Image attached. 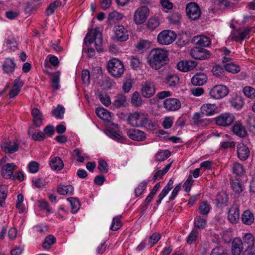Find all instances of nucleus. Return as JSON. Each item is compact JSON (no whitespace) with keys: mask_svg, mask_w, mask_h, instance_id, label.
<instances>
[{"mask_svg":"<svg viewBox=\"0 0 255 255\" xmlns=\"http://www.w3.org/2000/svg\"><path fill=\"white\" fill-rule=\"evenodd\" d=\"M95 41V46L97 51L100 52L103 51L102 47V33L100 31V28L97 27L92 29L86 34L84 38V43L85 46L89 47ZM83 51H85L88 53L89 57H93L95 55V50L92 48H88L87 49L85 47L83 48Z\"/></svg>","mask_w":255,"mask_h":255,"instance_id":"1","label":"nucleus"},{"mask_svg":"<svg viewBox=\"0 0 255 255\" xmlns=\"http://www.w3.org/2000/svg\"><path fill=\"white\" fill-rule=\"evenodd\" d=\"M147 60L152 69H159L169 61L168 52L164 49H153L150 52Z\"/></svg>","mask_w":255,"mask_h":255,"instance_id":"2","label":"nucleus"},{"mask_svg":"<svg viewBox=\"0 0 255 255\" xmlns=\"http://www.w3.org/2000/svg\"><path fill=\"white\" fill-rule=\"evenodd\" d=\"M150 121L147 114L140 112L130 114L128 119V122L129 125L136 127H146L149 124Z\"/></svg>","mask_w":255,"mask_h":255,"instance_id":"3","label":"nucleus"},{"mask_svg":"<svg viewBox=\"0 0 255 255\" xmlns=\"http://www.w3.org/2000/svg\"><path fill=\"white\" fill-rule=\"evenodd\" d=\"M175 32L170 30H164L157 36L158 43L162 45H167L172 43L176 38Z\"/></svg>","mask_w":255,"mask_h":255,"instance_id":"4","label":"nucleus"},{"mask_svg":"<svg viewBox=\"0 0 255 255\" xmlns=\"http://www.w3.org/2000/svg\"><path fill=\"white\" fill-rule=\"evenodd\" d=\"M148 14L149 8L146 6H140L134 12L133 20L135 24H141L146 21Z\"/></svg>","mask_w":255,"mask_h":255,"instance_id":"5","label":"nucleus"},{"mask_svg":"<svg viewBox=\"0 0 255 255\" xmlns=\"http://www.w3.org/2000/svg\"><path fill=\"white\" fill-rule=\"evenodd\" d=\"M187 16L191 20L198 19L201 15V10L198 4L195 2H189L186 7Z\"/></svg>","mask_w":255,"mask_h":255,"instance_id":"6","label":"nucleus"},{"mask_svg":"<svg viewBox=\"0 0 255 255\" xmlns=\"http://www.w3.org/2000/svg\"><path fill=\"white\" fill-rule=\"evenodd\" d=\"M210 96L215 99H220L225 97L228 94V88L222 85L214 86L209 92Z\"/></svg>","mask_w":255,"mask_h":255,"instance_id":"7","label":"nucleus"},{"mask_svg":"<svg viewBox=\"0 0 255 255\" xmlns=\"http://www.w3.org/2000/svg\"><path fill=\"white\" fill-rule=\"evenodd\" d=\"M235 120L234 115L229 113L222 114L215 119L216 124L219 126L223 127L230 126Z\"/></svg>","mask_w":255,"mask_h":255,"instance_id":"8","label":"nucleus"},{"mask_svg":"<svg viewBox=\"0 0 255 255\" xmlns=\"http://www.w3.org/2000/svg\"><path fill=\"white\" fill-rule=\"evenodd\" d=\"M141 86V92L143 97L150 98L155 94V88L153 82L146 81L143 82Z\"/></svg>","mask_w":255,"mask_h":255,"instance_id":"9","label":"nucleus"},{"mask_svg":"<svg viewBox=\"0 0 255 255\" xmlns=\"http://www.w3.org/2000/svg\"><path fill=\"white\" fill-rule=\"evenodd\" d=\"M125 67L119 59L113 57V77L119 78L124 74Z\"/></svg>","mask_w":255,"mask_h":255,"instance_id":"10","label":"nucleus"},{"mask_svg":"<svg viewBox=\"0 0 255 255\" xmlns=\"http://www.w3.org/2000/svg\"><path fill=\"white\" fill-rule=\"evenodd\" d=\"M191 56L195 59L203 60L209 57V52L203 48L194 47L190 52Z\"/></svg>","mask_w":255,"mask_h":255,"instance_id":"11","label":"nucleus"},{"mask_svg":"<svg viewBox=\"0 0 255 255\" xmlns=\"http://www.w3.org/2000/svg\"><path fill=\"white\" fill-rule=\"evenodd\" d=\"M252 27L240 28L237 31L232 33V38L236 41H243L249 35Z\"/></svg>","mask_w":255,"mask_h":255,"instance_id":"12","label":"nucleus"},{"mask_svg":"<svg viewBox=\"0 0 255 255\" xmlns=\"http://www.w3.org/2000/svg\"><path fill=\"white\" fill-rule=\"evenodd\" d=\"M115 38L118 41H125L128 39V31L123 25H117L114 28Z\"/></svg>","mask_w":255,"mask_h":255,"instance_id":"13","label":"nucleus"},{"mask_svg":"<svg viewBox=\"0 0 255 255\" xmlns=\"http://www.w3.org/2000/svg\"><path fill=\"white\" fill-rule=\"evenodd\" d=\"M164 108L169 111H173L179 109L181 103L179 100L175 98H169L164 101Z\"/></svg>","mask_w":255,"mask_h":255,"instance_id":"14","label":"nucleus"},{"mask_svg":"<svg viewBox=\"0 0 255 255\" xmlns=\"http://www.w3.org/2000/svg\"><path fill=\"white\" fill-rule=\"evenodd\" d=\"M237 154L238 158L242 161L246 160L250 154L249 147L243 143H240L237 145Z\"/></svg>","mask_w":255,"mask_h":255,"instance_id":"15","label":"nucleus"},{"mask_svg":"<svg viewBox=\"0 0 255 255\" xmlns=\"http://www.w3.org/2000/svg\"><path fill=\"white\" fill-rule=\"evenodd\" d=\"M16 165L14 163H6L1 168V175L5 179H10L13 176V171L15 169Z\"/></svg>","mask_w":255,"mask_h":255,"instance_id":"16","label":"nucleus"},{"mask_svg":"<svg viewBox=\"0 0 255 255\" xmlns=\"http://www.w3.org/2000/svg\"><path fill=\"white\" fill-rule=\"evenodd\" d=\"M197 66L194 61H181L177 64V69L182 72H187L193 70Z\"/></svg>","mask_w":255,"mask_h":255,"instance_id":"17","label":"nucleus"},{"mask_svg":"<svg viewBox=\"0 0 255 255\" xmlns=\"http://www.w3.org/2000/svg\"><path fill=\"white\" fill-rule=\"evenodd\" d=\"M127 133L133 140L142 141L145 138V133L139 129L131 128L127 130Z\"/></svg>","mask_w":255,"mask_h":255,"instance_id":"18","label":"nucleus"},{"mask_svg":"<svg viewBox=\"0 0 255 255\" xmlns=\"http://www.w3.org/2000/svg\"><path fill=\"white\" fill-rule=\"evenodd\" d=\"M19 143L17 141H9L3 143L1 145L2 150L6 153L12 154L17 151L19 148Z\"/></svg>","mask_w":255,"mask_h":255,"instance_id":"19","label":"nucleus"},{"mask_svg":"<svg viewBox=\"0 0 255 255\" xmlns=\"http://www.w3.org/2000/svg\"><path fill=\"white\" fill-rule=\"evenodd\" d=\"M126 139V136L121 131L120 127L113 123V139L123 143Z\"/></svg>","mask_w":255,"mask_h":255,"instance_id":"20","label":"nucleus"},{"mask_svg":"<svg viewBox=\"0 0 255 255\" xmlns=\"http://www.w3.org/2000/svg\"><path fill=\"white\" fill-rule=\"evenodd\" d=\"M240 212L236 205H233L228 210V218L230 223L235 224L239 220Z\"/></svg>","mask_w":255,"mask_h":255,"instance_id":"21","label":"nucleus"},{"mask_svg":"<svg viewBox=\"0 0 255 255\" xmlns=\"http://www.w3.org/2000/svg\"><path fill=\"white\" fill-rule=\"evenodd\" d=\"M96 112L97 116L104 121L105 124L110 125L111 115L107 109L99 107L96 109Z\"/></svg>","mask_w":255,"mask_h":255,"instance_id":"22","label":"nucleus"},{"mask_svg":"<svg viewBox=\"0 0 255 255\" xmlns=\"http://www.w3.org/2000/svg\"><path fill=\"white\" fill-rule=\"evenodd\" d=\"M96 112L97 116L104 121L105 124L110 125L111 115L107 109L99 107L96 109Z\"/></svg>","mask_w":255,"mask_h":255,"instance_id":"23","label":"nucleus"},{"mask_svg":"<svg viewBox=\"0 0 255 255\" xmlns=\"http://www.w3.org/2000/svg\"><path fill=\"white\" fill-rule=\"evenodd\" d=\"M216 109L215 104H205L201 107V113L203 116H211L215 114Z\"/></svg>","mask_w":255,"mask_h":255,"instance_id":"24","label":"nucleus"},{"mask_svg":"<svg viewBox=\"0 0 255 255\" xmlns=\"http://www.w3.org/2000/svg\"><path fill=\"white\" fill-rule=\"evenodd\" d=\"M232 131L235 134L241 137H244L247 135V131L240 121L237 122L232 127Z\"/></svg>","mask_w":255,"mask_h":255,"instance_id":"25","label":"nucleus"},{"mask_svg":"<svg viewBox=\"0 0 255 255\" xmlns=\"http://www.w3.org/2000/svg\"><path fill=\"white\" fill-rule=\"evenodd\" d=\"M207 81V77L206 74L202 73L196 74L191 79V83L195 86H201Z\"/></svg>","mask_w":255,"mask_h":255,"instance_id":"26","label":"nucleus"},{"mask_svg":"<svg viewBox=\"0 0 255 255\" xmlns=\"http://www.w3.org/2000/svg\"><path fill=\"white\" fill-rule=\"evenodd\" d=\"M16 64L14 61L10 58H6L2 64L3 71L7 74H11L14 72Z\"/></svg>","mask_w":255,"mask_h":255,"instance_id":"27","label":"nucleus"},{"mask_svg":"<svg viewBox=\"0 0 255 255\" xmlns=\"http://www.w3.org/2000/svg\"><path fill=\"white\" fill-rule=\"evenodd\" d=\"M240 242L242 243V247H254L255 246V238L251 233H246L240 239Z\"/></svg>","mask_w":255,"mask_h":255,"instance_id":"28","label":"nucleus"},{"mask_svg":"<svg viewBox=\"0 0 255 255\" xmlns=\"http://www.w3.org/2000/svg\"><path fill=\"white\" fill-rule=\"evenodd\" d=\"M244 250V247H242V243L240 242V239L239 238H235L232 244V253L234 255H240Z\"/></svg>","mask_w":255,"mask_h":255,"instance_id":"29","label":"nucleus"},{"mask_svg":"<svg viewBox=\"0 0 255 255\" xmlns=\"http://www.w3.org/2000/svg\"><path fill=\"white\" fill-rule=\"evenodd\" d=\"M49 165L52 170L56 171H60L64 167L62 159L58 156L52 158L50 161Z\"/></svg>","mask_w":255,"mask_h":255,"instance_id":"30","label":"nucleus"},{"mask_svg":"<svg viewBox=\"0 0 255 255\" xmlns=\"http://www.w3.org/2000/svg\"><path fill=\"white\" fill-rule=\"evenodd\" d=\"M57 190L60 195H69L73 194L74 187L71 185H64L60 184L57 186Z\"/></svg>","mask_w":255,"mask_h":255,"instance_id":"31","label":"nucleus"},{"mask_svg":"<svg viewBox=\"0 0 255 255\" xmlns=\"http://www.w3.org/2000/svg\"><path fill=\"white\" fill-rule=\"evenodd\" d=\"M31 114L33 118V122L37 127L41 126L42 123V116L39 110L37 108H34L31 111Z\"/></svg>","mask_w":255,"mask_h":255,"instance_id":"32","label":"nucleus"},{"mask_svg":"<svg viewBox=\"0 0 255 255\" xmlns=\"http://www.w3.org/2000/svg\"><path fill=\"white\" fill-rule=\"evenodd\" d=\"M194 41L197 45L202 47L208 46L211 43L210 38L205 35H198L195 36Z\"/></svg>","mask_w":255,"mask_h":255,"instance_id":"33","label":"nucleus"},{"mask_svg":"<svg viewBox=\"0 0 255 255\" xmlns=\"http://www.w3.org/2000/svg\"><path fill=\"white\" fill-rule=\"evenodd\" d=\"M216 201L219 207L226 206L229 202L228 195L225 192H221L217 194Z\"/></svg>","mask_w":255,"mask_h":255,"instance_id":"34","label":"nucleus"},{"mask_svg":"<svg viewBox=\"0 0 255 255\" xmlns=\"http://www.w3.org/2000/svg\"><path fill=\"white\" fill-rule=\"evenodd\" d=\"M242 220L244 224L250 225L254 221V214L250 210H246L242 215Z\"/></svg>","mask_w":255,"mask_h":255,"instance_id":"35","label":"nucleus"},{"mask_svg":"<svg viewBox=\"0 0 255 255\" xmlns=\"http://www.w3.org/2000/svg\"><path fill=\"white\" fill-rule=\"evenodd\" d=\"M8 193L7 187L4 185L0 186V206L1 207H4L5 205V199Z\"/></svg>","mask_w":255,"mask_h":255,"instance_id":"36","label":"nucleus"},{"mask_svg":"<svg viewBox=\"0 0 255 255\" xmlns=\"http://www.w3.org/2000/svg\"><path fill=\"white\" fill-rule=\"evenodd\" d=\"M171 164L172 162H170L168 164L163 170H158L156 171L153 175L152 181L153 182H155L158 178L161 179L162 176H164L169 170Z\"/></svg>","mask_w":255,"mask_h":255,"instance_id":"37","label":"nucleus"},{"mask_svg":"<svg viewBox=\"0 0 255 255\" xmlns=\"http://www.w3.org/2000/svg\"><path fill=\"white\" fill-rule=\"evenodd\" d=\"M61 5V2L59 0H56L50 3L45 11L47 15H50L53 14L55 10Z\"/></svg>","mask_w":255,"mask_h":255,"instance_id":"38","label":"nucleus"},{"mask_svg":"<svg viewBox=\"0 0 255 255\" xmlns=\"http://www.w3.org/2000/svg\"><path fill=\"white\" fill-rule=\"evenodd\" d=\"M165 81L169 86L175 87L179 83V78L176 75L169 74L166 75Z\"/></svg>","mask_w":255,"mask_h":255,"instance_id":"39","label":"nucleus"},{"mask_svg":"<svg viewBox=\"0 0 255 255\" xmlns=\"http://www.w3.org/2000/svg\"><path fill=\"white\" fill-rule=\"evenodd\" d=\"M67 201L70 204L72 213H76L79 210L80 203L78 199L76 198L70 197L67 198Z\"/></svg>","mask_w":255,"mask_h":255,"instance_id":"40","label":"nucleus"},{"mask_svg":"<svg viewBox=\"0 0 255 255\" xmlns=\"http://www.w3.org/2000/svg\"><path fill=\"white\" fill-rule=\"evenodd\" d=\"M32 128H33L32 127L30 128L27 132L28 134L31 136V138L33 140L40 141L43 140L45 139V136L43 132L39 131L37 132L32 133L31 131V129Z\"/></svg>","mask_w":255,"mask_h":255,"instance_id":"41","label":"nucleus"},{"mask_svg":"<svg viewBox=\"0 0 255 255\" xmlns=\"http://www.w3.org/2000/svg\"><path fill=\"white\" fill-rule=\"evenodd\" d=\"M232 168L233 173L238 176H242L245 172L243 166L239 162L233 164Z\"/></svg>","mask_w":255,"mask_h":255,"instance_id":"42","label":"nucleus"},{"mask_svg":"<svg viewBox=\"0 0 255 255\" xmlns=\"http://www.w3.org/2000/svg\"><path fill=\"white\" fill-rule=\"evenodd\" d=\"M159 24V20L158 18L151 17L148 20L146 25L148 29L153 31L157 28Z\"/></svg>","mask_w":255,"mask_h":255,"instance_id":"43","label":"nucleus"},{"mask_svg":"<svg viewBox=\"0 0 255 255\" xmlns=\"http://www.w3.org/2000/svg\"><path fill=\"white\" fill-rule=\"evenodd\" d=\"M60 76V72L59 71H57L53 74L51 78V83L52 87L54 90H57L59 88Z\"/></svg>","mask_w":255,"mask_h":255,"instance_id":"44","label":"nucleus"},{"mask_svg":"<svg viewBox=\"0 0 255 255\" xmlns=\"http://www.w3.org/2000/svg\"><path fill=\"white\" fill-rule=\"evenodd\" d=\"M224 67L225 70L233 74L237 73L241 70L239 65L233 63L226 64L224 65Z\"/></svg>","mask_w":255,"mask_h":255,"instance_id":"45","label":"nucleus"},{"mask_svg":"<svg viewBox=\"0 0 255 255\" xmlns=\"http://www.w3.org/2000/svg\"><path fill=\"white\" fill-rule=\"evenodd\" d=\"M131 102L132 104L135 107H141L142 105V100L139 93L135 91L134 92L131 97Z\"/></svg>","mask_w":255,"mask_h":255,"instance_id":"46","label":"nucleus"},{"mask_svg":"<svg viewBox=\"0 0 255 255\" xmlns=\"http://www.w3.org/2000/svg\"><path fill=\"white\" fill-rule=\"evenodd\" d=\"M170 155L171 153L169 150H161L158 151L156 154L155 160L156 161L161 162L166 160Z\"/></svg>","mask_w":255,"mask_h":255,"instance_id":"47","label":"nucleus"},{"mask_svg":"<svg viewBox=\"0 0 255 255\" xmlns=\"http://www.w3.org/2000/svg\"><path fill=\"white\" fill-rule=\"evenodd\" d=\"M64 112V108L60 105H58L57 107L53 109L51 112L52 115L53 116L60 119H63Z\"/></svg>","mask_w":255,"mask_h":255,"instance_id":"48","label":"nucleus"},{"mask_svg":"<svg viewBox=\"0 0 255 255\" xmlns=\"http://www.w3.org/2000/svg\"><path fill=\"white\" fill-rule=\"evenodd\" d=\"M210 255H228V250L221 246H218L212 250Z\"/></svg>","mask_w":255,"mask_h":255,"instance_id":"49","label":"nucleus"},{"mask_svg":"<svg viewBox=\"0 0 255 255\" xmlns=\"http://www.w3.org/2000/svg\"><path fill=\"white\" fill-rule=\"evenodd\" d=\"M150 45V42L146 40H140L136 44V48L138 51L145 50L148 49Z\"/></svg>","mask_w":255,"mask_h":255,"instance_id":"50","label":"nucleus"},{"mask_svg":"<svg viewBox=\"0 0 255 255\" xmlns=\"http://www.w3.org/2000/svg\"><path fill=\"white\" fill-rule=\"evenodd\" d=\"M225 70L224 66L217 65L213 68L212 72L214 76L222 78L224 75Z\"/></svg>","mask_w":255,"mask_h":255,"instance_id":"51","label":"nucleus"},{"mask_svg":"<svg viewBox=\"0 0 255 255\" xmlns=\"http://www.w3.org/2000/svg\"><path fill=\"white\" fill-rule=\"evenodd\" d=\"M210 209V206L207 201L201 203L199 207V213L202 215H207Z\"/></svg>","mask_w":255,"mask_h":255,"instance_id":"52","label":"nucleus"},{"mask_svg":"<svg viewBox=\"0 0 255 255\" xmlns=\"http://www.w3.org/2000/svg\"><path fill=\"white\" fill-rule=\"evenodd\" d=\"M243 92L248 98L255 99V89L251 86H246L243 89Z\"/></svg>","mask_w":255,"mask_h":255,"instance_id":"53","label":"nucleus"},{"mask_svg":"<svg viewBox=\"0 0 255 255\" xmlns=\"http://www.w3.org/2000/svg\"><path fill=\"white\" fill-rule=\"evenodd\" d=\"M55 242L56 238L52 235H49L45 238L42 246L45 249H49Z\"/></svg>","mask_w":255,"mask_h":255,"instance_id":"54","label":"nucleus"},{"mask_svg":"<svg viewBox=\"0 0 255 255\" xmlns=\"http://www.w3.org/2000/svg\"><path fill=\"white\" fill-rule=\"evenodd\" d=\"M122 217V215H119L113 218V231H117L122 227V223L121 220Z\"/></svg>","mask_w":255,"mask_h":255,"instance_id":"55","label":"nucleus"},{"mask_svg":"<svg viewBox=\"0 0 255 255\" xmlns=\"http://www.w3.org/2000/svg\"><path fill=\"white\" fill-rule=\"evenodd\" d=\"M147 181H142L138 186L134 190V194L136 197L141 195L145 190L147 184Z\"/></svg>","mask_w":255,"mask_h":255,"instance_id":"56","label":"nucleus"},{"mask_svg":"<svg viewBox=\"0 0 255 255\" xmlns=\"http://www.w3.org/2000/svg\"><path fill=\"white\" fill-rule=\"evenodd\" d=\"M173 183V180L170 179L159 195L164 198L172 188Z\"/></svg>","mask_w":255,"mask_h":255,"instance_id":"57","label":"nucleus"},{"mask_svg":"<svg viewBox=\"0 0 255 255\" xmlns=\"http://www.w3.org/2000/svg\"><path fill=\"white\" fill-rule=\"evenodd\" d=\"M160 239V236L159 234H158L156 233H153L148 238V243L147 244V245L148 246H149V248H151L154 244L157 243Z\"/></svg>","mask_w":255,"mask_h":255,"instance_id":"58","label":"nucleus"},{"mask_svg":"<svg viewBox=\"0 0 255 255\" xmlns=\"http://www.w3.org/2000/svg\"><path fill=\"white\" fill-rule=\"evenodd\" d=\"M126 102V97L122 94H119L117 96V99L115 101L114 106L116 108H119L122 106H124Z\"/></svg>","mask_w":255,"mask_h":255,"instance_id":"59","label":"nucleus"},{"mask_svg":"<svg viewBox=\"0 0 255 255\" xmlns=\"http://www.w3.org/2000/svg\"><path fill=\"white\" fill-rule=\"evenodd\" d=\"M232 187L233 190L236 193L240 194L243 191L241 184L238 179H236L234 181H233L232 183Z\"/></svg>","mask_w":255,"mask_h":255,"instance_id":"60","label":"nucleus"},{"mask_svg":"<svg viewBox=\"0 0 255 255\" xmlns=\"http://www.w3.org/2000/svg\"><path fill=\"white\" fill-rule=\"evenodd\" d=\"M206 224V220L200 217H197L194 220V227L197 229L203 228Z\"/></svg>","mask_w":255,"mask_h":255,"instance_id":"61","label":"nucleus"},{"mask_svg":"<svg viewBox=\"0 0 255 255\" xmlns=\"http://www.w3.org/2000/svg\"><path fill=\"white\" fill-rule=\"evenodd\" d=\"M4 45L6 46L8 50L11 51L16 49L17 44L13 39H7Z\"/></svg>","mask_w":255,"mask_h":255,"instance_id":"62","label":"nucleus"},{"mask_svg":"<svg viewBox=\"0 0 255 255\" xmlns=\"http://www.w3.org/2000/svg\"><path fill=\"white\" fill-rule=\"evenodd\" d=\"M193 181L192 175H189L183 186L185 192H188L191 190Z\"/></svg>","mask_w":255,"mask_h":255,"instance_id":"63","label":"nucleus"},{"mask_svg":"<svg viewBox=\"0 0 255 255\" xmlns=\"http://www.w3.org/2000/svg\"><path fill=\"white\" fill-rule=\"evenodd\" d=\"M130 65L134 69H136L139 67L140 64L139 59L136 57L134 56H131L129 57Z\"/></svg>","mask_w":255,"mask_h":255,"instance_id":"64","label":"nucleus"}]
</instances>
